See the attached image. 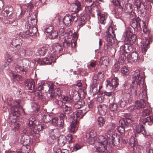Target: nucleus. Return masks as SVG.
<instances>
[{
  "mask_svg": "<svg viewBox=\"0 0 153 153\" xmlns=\"http://www.w3.org/2000/svg\"><path fill=\"white\" fill-rule=\"evenodd\" d=\"M63 50V47L58 43L53 44L50 48V51L49 57L43 59L39 58L37 60V63L39 65H51L57 58V53H60Z\"/></svg>",
  "mask_w": 153,
  "mask_h": 153,
  "instance_id": "nucleus-1",
  "label": "nucleus"
},
{
  "mask_svg": "<svg viewBox=\"0 0 153 153\" xmlns=\"http://www.w3.org/2000/svg\"><path fill=\"white\" fill-rule=\"evenodd\" d=\"M127 97L124 96L123 97L119 102V104L120 107L123 108L125 107L127 102L126 100Z\"/></svg>",
  "mask_w": 153,
  "mask_h": 153,
  "instance_id": "nucleus-37",
  "label": "nucleus"
},
{
  "mask_svg": "<svg viewBox=\"0 0 153 153\" xmlns=\"http://www.w3.org/2000/svg\"><path fill=\"white\" fill-rule=\"evenodd\" d=\"M61 91L59 89H56L51 92L48 93L47 95L50 98H59L61 95Z\"/></svg>",
  "mask_w": 153,
  "mask_h": 153,
  "instance_id": "nucleus-14",
  "label": "nucleus"
},
{
  "mask_svg": "<svg viewBox=\"0 0 153 153\" xmlns=\"http://www.w3.org/2000/svg\"><path fill=\"white\" fill-rule=\"evenodd\" d=\"M121 72L123 76H125L128 75L129 71L126 67V66H123L121 68Z\"/></svg>",
  "mask_w": 153,
  "mask_h": 153,
  "instance_id": "nucleus-45",
  "label": "nucleus"
},
{
  "mask_svg": "<svg viewBox=\"0 0 153 153\" xmlns=\"http://www.w3.org/2000/svg\"><path fill=\"white\" fill-rule=\"evenodd\" d=\"M137 144V142L134 137H131L129 140V145L132 147H135Z\"/></svg>",
  "mask_w": 153,
  "mask_h": 153,
  "instance_id": "nucleus-41",
  "label": "nucleus"
},
{
  "mask_svg": "<svg viewBox=\"0 0 153 153\" xmlns=\"http://www.w3.org/2000/svg\"><path fill=\"white\" fill-rule=\"evenodd\" d=\"M78 19V15L76 13H72L71 15L67 14L63 19V22L66 26H69L72 25L73 21L76 22Z\"/></svg>",
  "mask_w": 153,
  "mask_h": 153,
  "instance_id": "nucleus-3",
  "label": "nucleus"
},
{
  "mask_svg": "<svg viewBox=\"0 0 153 153\" xmlns=\"http://www.w3.org/2000/svg\"><path fill=\"white\" fill-rule=\"evenodd\" d=\"M72 105H68L67 104L64 105L62 108L63 111L68 116L71 115L73 113V110L72 108Z\"/></svg>",
  "mask_w": 153,
  "mask_h": 153,
  "instance_id": "nucleus-24",
  "label": "nucleus"
},
{
  "mask_svg": "<svg viewBox=\"0 0 153 153\" xmlns=\"http://www.w3.org/2000/svg\"><path fill=\"white\" fill-rule=\"evenodd\" d=\"M100 63L102 65H107L108 64V58L106 56L102 57L100 59Z\"/></svg>",
  "mask_w": 153,
  "mask_h": 153,
  "instance_id": "nucleus-44",
  "label": "nucleus"
},
{
  "mask_svg": "<svg viewBox=\"0 0 153 153\" xmlns=\"http://www.w3.org/2000/svg\"><path fill=\"white\" fill-rule=\"evenodd\" d=\"M71 11L74 13H76V14H77V13L81 10L79 9V7H78L76 5H74L71 6Z\"/></svg>",
  "mask_w": 153,
  "mask_h": 153,
  "instance_id": "nucleus-56",
  "label": "nucleus"
},
{
  "mask_svg": "<svg viewBox=\"0 0 153 153\" xmlns=\"http://www.w3.org/2000/svg\"><path fill=\"white\" fill-rule=\"evenodd\" d=\"M119 126L117 127V130L119 132L122 134L124 133L125 132V128H126L129 126V125H122L120 123V121L119 122Z\"/></svg>",
  "mask_w": 153,
  "mask_h": 153,
  "instance_id": "nucleus-33",
  "label": "nucleus"
},
{
  "mask_svg": "<svg viewBox=\"0 0 153 153\" xmlns=\"http://www.w3.org/2000/svg\"><path fill=\"white\" fill-rule=\"evenodd\" d=\"M96 136V133L94 130H91L89 133L86 134V137H92L94 138Z\"/></svg>",
  "mask_w": 153,
  "mask_h": 153,
  "instance_id": "nucleus-53",
  "label": "nucleus"
},
{
  "mask_svg": "<svg viewBox=\"0 0 153 153\" xmlns=\"http://www.w3.org/2000/svg\"><path fill=\"white\" fill-rule=\"evenodd\" d=\"M121 51H123L126 53H130L133 51L132 45H130L129 43H127L125 42V43L123 45H122L120 47Z\"/></svg>",
  "mask_w": 153,
  "mask_h": 153,
  "instance_id": "nucleus-19",
  "label": "nucleus"
},
{
  "mask_svg": "<svg viewBox=\"0 0 153 153\" xmlns=\"http://www.w3.org/2000/svg\"><path fill=\"white\" fill-rule=\"evenodd\" d=\"M58 33L57 30H53L49 35V38L51 39L56 38L58 36Z\"/></svg>",
  "mask_w": 153,
  "mask_h": 153,
  "instance_id": "nucleus-40",
  "label": "nucleus"
},
{
  "mask_svg": "<svg viewBox=\"0 0 153 153\" xmlns=\"http://www.w3.org/2000/svg\"><path fill=\"white\" fill-rule=\"evenodd\" d=\"M126 53H123L120 55L119 56L118 61L119 62L123 64L124 62L126 59H127Z\"/></svg>",
  "mask_w": 153,
  "mask_h": 153,
  "instance_id": "nucleus-38",
  "label": "nucleus"
},
{
  "mask_svg": "<svg viewBox=\"0 0 153 153\" xmlns=\"http://www.w3.org/2000/svg\"><path fill=\"white\" fill-rule=\"evenodd\" d=\"M105 123V120L103 117H98L97 119V123L99 127H102L104 126Z\"/></svg>",
  "mask_w": 153,
  "mask_h": 153,
  "instance_id": "nucleus-36",
  "label": "nucleus"
},
{
  "mask_svg": "<svg viewBox=\"0 0 153 153\" xmlns=\"http://www.w3.org/2000/svg\"><path fill=\"white\" fill-rule=\"evenodd\" d=\"M123 0H113L112 2L114 5L119 6V8L121 9V11L122 10L123 8L121 6L122 2H123Z\"/></svg>",
  "mask_w": 153,
  "mask_h": 153,
  "instance_id": "nucleus-43",
  "label": "nucleus"
},
{
  "mask_svg": "<svg viewBox=\"0 0 153 153\" xmlns=\"http://www.w3.org/2000/svg\"><path fill=\"white\" fill-rule=\"evenodd\" d=\"M59 40L62 41L63 39L65 38V36L66 35V33L65 31L64 28H61L59 29Z\"/></svg>",
  "mask_w": 153,
  "mask_h": 153,
  "instance_id": "nucleus-32",
  "label": "nucleus"
},
{
  "mask_svg": "<svg viewBox=\"0 0 153 153\" xmlns=\"http://www.w3.org/2000/svg\"><path fill=\"white\" fill-rule=\"evenodd\" d=\"M97 12L98 17L100 23L104 25L106 23V20L107 17V14L101 13L100 10H97Z\"/></svg>",
  "mask_w": 153,
  "mask_h": 153,
  "instance_id": "nucleus-15",
  "label": "nucleus"
},
{
  "mask_svg": "<svg viewBox=\"0 0 153 153\" xmlns=\"http://www.w3.org/2000/svg\"><path fill=\"white\" fill-rule=\"evenodd\" d=\"M18 51L19 53H18V54L20 55H25L26 54L28 55L31 56L33 53V51L29 50L28 48H26L25 49H24L23 48H20V51Z\"/></svg>",
  "mask_w": 153,
  "mask_h": 153,
  "instance_id": "nucleus-31",
  "label": "nucleus"
},
{
  "mask_svg": "<svg viewBox=\"0 0 153 153\" xmlns=\"http://www.w3.org/2000/svg\"><path fill=\"white\" fill-rule=\"evenodd\" d=\"M133 129L134 132L137 133H141L146 137L149 135V134L147 132L143 125H135Z\"/></svg>",
  "mask_w": 153,
  "mask_h": 153,
  "instance_id": "nucleus-8",
  "label": "nucleus"
},
{
  "mask_svg": "<svg viewBox=\"0 0 153 153\" xmlns=\"http://www.w3.org/2000/svg\"><path fill=\"white\" fill-rule=\"evenodd\" d=\"M11 111L12 115L16 117H19L20 114V112L19 109L15 108L14 106H12L11 108Z\"/></svg>",
  "mask_w": 153,
  "mask_h": 153,
  "instance_id": "nucleus-34",
  "label": "nucleus"
},
{
  "mask_svg": "<svg viewBox=\"0 0 153 153\" xmlns=\"http://www.w3.org/2000/svg\"><path fill=\"white\" fill-rule=\"evenodd\" d=\"M134 7L138 10L139 8H141V5L140 0H135L134 3Z\"/></svg>",
  "mask_w": 153,
  "mask_h": 153,
  "instance_id": "nucleus-46",
  "label": "nucleus"
},
{
  "mask_svg": "<svg viewBox=\"0 0 153 153\" xmlns=\"http://www.w3.org/2000/svg\"><path fill=\"white\" fill-rule=\"evenodd\" d=\"M98 139V142L101 145L111 146V147H112V146L115 145V144H110L108 139H106L103 136H99Z\"/></svg>",
  "mask_w": 153,
  "mask_h": 153,
  "instance_id": "nucleus-16",
  "label": "nucleus"
},
{
  "mask_svg": "<svg viewBox=\"0 0 153 153\" xmlns=\"http://www.w3.org/2000/svg\"><path fill=\"white\" fill-rule=\"evenodd\" d=\"M12 77L14 79H16L17 81L22 80L23 79L22 76L18 74L14 75L13 74Z\"/></svg>",
  "mask_w": 153,
  "mask_h": 153,
  "instance_id": "nucleus-63",
  "label": "nucleus"
},
{
  "mask_svg": "<svg viewBox=\"0 0 153 153\" xmlns=\"http://www.w3.org/2000/svg\"><path fill=\"white\" fill-rule=\"evenodd\" d=\"M15 69L17 72L24 75L26 74L27 71V67L23 65H16L15 67Z\"/></svg>",
  "mask_w": 153,
  "mask_h": 153,
  "instance_id": "nucleus-21",
  "label": "nucleus"
},
{
  "mask_svg": "<svg viewBox=\"0 0 153 153\" xmlns=\"http://www.w3.org/2000/svg\"><path fill=\"white\" fill-rule=\"evenodd\" d=\"M59 134V131L57 129L52 130L50 134V135L53 137H55V138L58 137Z\"/></svg>",
  "mask_w": 153,
  "mask_h": 153,
  "instance_id": "nucleus-42",
  "label": "nucleus"
},
{
  "mask_svg": "<svg viewBox=\"0 0 153 153\" xmlns=\"http://www.w3.org/2000/svg\"><path fill=\"white\" fill-rule=\"evenodd\" d=\"M83 104L82 101L79 100L74 105V107L75 109H79L83 105Z\"/></svg>",
  "mask_w": 153,
  "mask_h": 153,
  "instance_id": "nucleus-49",
  "label": "nucleus"
},
{
  "mask_svg": "<svg viewBox=\"0 0 153 153\" xmlns=\"http://www.w3.org/2000/svg\"><path fill=\"white\" fill-rule=\"evenodd\" d=\"M52 117L49 114H45L43 115V118L45 122L48 123L51 121Z\"/></svg>",
  "mask_w": 153,
  "mask_h": 153,
  "instance_id": "nucleus-48",
  "label": "nucleus"
},
{
  "mask_svg": "<svg viewBox=\"0 0 153 153\" xmlns=\"http://www.w3.org/2000/svg\"><path fill=\"white\" fill-rule=\"evenodd\" d=\"M55 103L57 105H58V108H62L64 105L63 102L62 101L60 100H57L56 101Z\"/></svg>",
  "mask_w": 153,
  "mask_h": 153,
  "instance_id": "nucleus-64",
  "label": "nucleus"
},
{
  "mask_svg": "<svg viewBox=\"0 0 153 153\" xmlns=\"http://www.w3.org/2000/svg\"><path fill=\"white\" fill-rule=\"evenodd\" d=\"M45 128L44 127L42 126L41 125L39 124L35 125L33 128V131L34 133H36V130L39 131L42 130L43 128Z\"/></svg>",
  "mask_w": 153,
  "mask_h": 153,
  "instance_id": "nucleus-50",
  "label": "nucleus"
},
{
  "mask_svg": "<svg viewBox=\"0 0 153 153\" xmlns=\"http://www.w3.org/2000/svg\"><path fill=\"white\" fill-rule=\"evenodd\" d=\"M142 79H143V77L142 76H140L139 73L136 75H134L133 76L132 83L134 84L136 82L137 85H139L141 83Z\"/></svg>",
  "mask_w": 153,
  "mask_h": 153,
  "instance_id": "nucleus-25",
  "label": "nucleus"
},
{
  "mask_svg": "<svg viewBox=\"0 0 153 153\" xmlns=\"http://www.w3.org/2000/svg\"><path fill=\"white\" fill-rule=\"evenodd\" d=\"M87 111L84 110H78L76 111V112H73L69 116L71 120L74 121V123L77 122H79V120L82 118L86 113Z\"/></svg>",
  "mask_w": 153,
  "mask_h": 153,
  "instance_id": "nucleus-4",
  "label": "nucleus"
},
{
  "mask_svg": "<svg viewBox=\"0 0 153 153\" xmlns=\"http://www.w3.org/2000/svg\"><path fill=\"white\" fill-rule=\"evenodd\" d=\"M125 118L121 119L120 120V123L122 125H129L132 123V121L131 119L132 117L129 114H125Z\"/></svg>",
  "mask_w": 153,
  "mask_h": 153,
  "instance_id": "nucleus-11",
  "label": "nucleus"
},
{
  "mask_svg": "<svg viewBox=\"0 0 153 153\" xmlns=\"http://www.w3.org/2000/svg\"><path fill=\"white\" fill-rule=\"evenodd\" d=\"M140 21L142 22L143 24L142 27L144 34L142 32H140L138 35L140 38L143 40L141 42H142V45H141L142 52L143 54H145L147 49L150 47V42L152 41V37L150 36H149V38L145 37V35L147 34L149 36L151 31L148 28L145 22L143 21Z\"/></svg>",
  "mask_w": 153,
  "mask_h": 153,
  "instance_id": "nucleus-2",
  "label": "nucleus"
},
{
  "mask_svg": "<svg viewBox=\"0 0 153 153\" xmlns=\"http://www.w3.org/2000/svg\"><path fill=\"white\" fill-rule=\"evenodd\" d=\"M112 43L107 42L104 45V49L108 51L110 50L112 47Z\"/></svg>",
  "mask_w": 153,
  "mask_h": 153,
  "instance_id": "nucleus-52",
  "label": "nucleus"
},
{
  "mask_svg": "<svg viewBox=\"0 0 153 153\" xmlns=\"http://www.w3.org/2000/svg\"><path fill=\"white\" fill-rule=\"evenodd\" d=\"M66 138L67 143L68 142V143H71L74 141V138L71 134H68Z\"/></svg>",
  "mask_w": 153,
  "mask_h": 153,
  "instance_id": "nucleus-60",
  "label": "nucleus"
},
{
  "mask_svg": "<svg viewBox=\"0 0 153 153\" xmlns=\"http://www.w3.org/2000/svg\"><path fill=\"white\" fill-rule=\"evenodd\" d=\"M109 108L111 111H116L117 109V106L116 103H112L109 105Z\"/></svg>",
  "mask_w": 153,
  "mask_h": 153,
  "instance_id": "nucleus-55",
  "label": "nucleus"
},
{
  "mask_svg": "<svg viewBox=\"0 0 153 153\" xmlns=\"http://www.w3.org/2000/svg\"><path fill=\"white\" fill-rule=\"evenodd\" d=\"M105 95L111 98V100H114V91H111L109 92H105Z\"/></svg>",
  "mask_w": 153,
  "mask_h": 153,
  "instance_id": "nucleus-54",
  "label": "nucleus"
},
{
  "mask_svg": "<svg viewBox=\"0 0 153 153\" xmlns=\"http://www.w3.org/2000/svg\"><path fill=\"white\" fill-rule=\"evenodd\" d=\"M58 143L60 146H63L67 143L66 137L64 135L59 136L58 140Z\"/></svg>",
  "mask_w": 153,
  "mask_h": 153,
  "instance_id": "nucleus-30",
  "label": "nucleus"
},
{
  "mask_svg": "<svg viewBox=\"0 0 153 153\" xmlns=\"http://www.w3.org/2000/svg\"><path fill=\"white\" fill-rule=\"evenodd\" d=\"M9 122L10 123V124L11 125L14 126L15 131L17 130L19 128L20 126V125L17 122H16L15 120H13V122H12L11 120H10Z\"/></svg>",
  "mask_w": 153,
  "mask_h": 153,
  "instance_id": "nucleus-47",
  "label": "nucleus"
},
{
  "mask_svg": "<svg viewBox=\"0 0 153 153\" xmlns=\"http://www.w3.org/2000/svg\"><path fill=\"white\" fill-rule=\"evenodd\" d=\"M63 100L65 102L64 105L67 104L68 105H72L74 104V100L70 96H62Z\"/></svg>",
  "mask_w": 153,
  "mask_h": 153,
  "instance_id": "nucleus-26",
  "label": "nucleus"
},
{
  "mask_svg": "<svg viewBox=\"0 0 153 153\" xmlns=\"http://www.w3.org/2000/svg\"><path fill=\"white\" fill-rule=\"evenodd\" d=\"M72 123L70 124V131L71 132H74L75 130L76 125V124L79 122H77L74 123V121L71 120Z\"/></svg>",
  "mask_w": 153,
  "mask_h": 153,
  "instance_id": "nucleus-59",
  "label": "nucleus"
},
{
  "mask_svg": "<svg viewBox=\"0 0 153 153\" xmlns=\"http://www.w3.org/2000/svg\"><path fill=\"white\" fill-rule=\"evenodd\" d=\"M14 42H13L12 45L13 47L14 50L15 52H18L19 53L18 51H20V48H21L22 44V41L21 39L19 38L16 39L14 40Z\"/></svg>",
  "mask_w": 153,
  "mask_h": 153,
  "instance_id": "nucleus-13",
  "label": "nucleus"
},
{
  "mask_svg": "<svg viewBox=\"0 0 153 153\" xmlns=\"http://www.w3.org/2000/svg\"><path fill=\"white\" fill-rule=\"evenodd\" d=\"M130 32L129 31L126 32L125 34L126 37L125 39V41L126 43L132 45L135 42L137 39V36L135 34H131L130 35Z\"/></svg>",
  "mask_w": 153,
  "mask_h": 153,
  "instance_id": "nucleus-10",
  "label": "nucleus"
},
{
  "mask_svg": "<svg viewBox=\"0 0 153 153\" xmlns=\"http://www.w3.org/2000/svg\"><path fill=\"white\" fill-rule=\"evenodd\" d=\"M130 18L131 19H133L131 24V26L134 29V30H137L138 31H140L141 28L140 26V24L142 23V22H141V20L139 18H137V19H134L135 18V16H132V14L130 15Z\"/></svg>",
  "mask_w": 153,
  "mask_h": 153,
  "instance_id": "nucleus-5",
  "label": "nucleus"
},
{
  "mask_svg": "<svg viewBox=\"0 0 153 153\" xmlns=\"http://www.w3.org/2000/svg\"><path fill=\"white\" fill-rule=\"evenodd\" d=\"M25 85L27 89L30 90L31 92L36 91L34 81L32 79H27L25 81Z\"/></svg>",
  "mask_w": 153,
  "mask_h": 153,
  "instance_id": "nucleus-9",
  "label": "nucleus"
},
{
  "mask_svg": "<svg viewBox=\"0 0 153 153\" xmlns=\"http://www.w3.org/2000/svg\"><path fill=\"white\" fill-rule=\"evenodd\" d=\"M106 136L110 144H117L116 141L117 140L118 143H120V139L117 137L114 134H112L111 133V130L110 129L108 131L107 133H106Z\"/></svg>",
  "mask_w": 153,
  "mask_h": 153,
  "instance_id": "nucleus-6",
  "label": "nucleus"
},
{
  "mask_svg": "<svg viewBox=\"0 0 153 153\" xmlns=\"http://www.w3.org/2000/svg\"><path fill=\"white\" fill-rule=\"evenodd\" d=\"M56 139L55 137H53L50 135L47 139V142L49 144H53L55 141Z\"/></svg>",
  "mask_w": 153,
  "mask_h": 153,
  "instance_id": "nucleus-61",
  "label": "nucleus"
},
{
  "mask_svg": "<svg viewBox=\"0 0 153 153\" xmlns=\"http://www.w3.org/2000/svg\"><path fill=\"white\" fill-rule=\"evenodd\" d=\"M52 125L55 126L58 125V119L57 117H52L51 120Z\"/></svg>",
  "mask_w": 153,
  "mask_h": 153,
  "instance_id": "nucleus-62",
  "label": "nucleus"
},
{
  "mask_svg": "<svg viewBox=\"0 0 153 153\" xmlns=\"http://www.w3.org/2000/svg\"><path fill=\"white\" fill-rule=\"evenodd\" d=\"M107 82H108L107 86L108 87L109 86L111 89L116 88L119 84L118 79L117 77L113 78L111 79V81L108 82V81H107Z\"/></svg>",
  "mask_w": 153,
  "mask_h": 153,
  "instance_id": "nucleus-18",
  "label": "nucleus"
},
{
  "mask_svg": "<svg viewBox=\"0 0 153 153\" xmlns=\"http://www.w3.org/2000/svg\"><path fill=\"white\" fill-rule=\"evenodd\" d=\"M98 111L100 114L102 115H105L107 111V108L106 105L100 104L97 107Z\"/></svg>",
  "mask_w": 153,
  "mask_h": 153,
  "instance_id": "nucleus-27",
  "label": "nucleus"
},
{
  "mask_svg": "<svg viewBox=\"0 0 153 153\" xmlns=\"http://www.w3.org/2000/svg\"><path fill=\"white\" fill-rule=\"evenodd\" d=\"M33 29L35 30L34 31L32 30V32H31L30 30H28L26 31L21 32L20 34V36L23 38H27L33 36L36 33L37 31V28L36 27H34Z\"/></svg>",
  "mask_w": 153,
  "mask_h": 153,
  "instance_id": "nucleus-17",
  "label": "nucleus"
},
{
  "mask_svg": "<svg viewBox=\"0 0 153 153\" xmlns=\"http://www.w3.org/2000/svg\"><path fill=\"white\" fill-rule=\"evenodd\" d=\"M47 50L46 48L42 47L40 48L38 51V53L41 56L44 55L47 52Z\"/></svg>",
  "mask_w": 153,
  "mask_h": 153,
  "instance_id": "nucleus-58",
  "label": "nucleus"
},
{
  "mask_svg": "<svg viewBox=\"0 0 153 153\" xmlns=\"http://www.w3.org/2000/svg\"><path fill=\"white\" fill-rule=\"evenodd\" d=\"M112 34L110 33L109 31L107 32L105 36L106 40L108 42L114 43L115 41V36L114 33V32L112 31Z\"/></svg>",
  "mask_w": 153,
  "mask_h": 153,
  "instance_id": "nucleus-20",
  "label": "nucleus"
},
{
  "mask_svg": "<svg viewBox=\"0 0 153 153\" xmlns=\"http://www.w3.org/2000/svg\"><path fill=\"white\" fill-rule=\"evenodd\" d=\"M63 45L66 48H68L70 46L71 44V47L72 48L75 47L76 45V42L74 40L73 41L72 40L71 42L69 41L66 40L65 38L63 39Z\"/></svg>",
  "mask_w": 153,
  "mask_h": 153,
  "instance_id": "nucleus-23",
  "label": "nucleus"
},
{
  "mask_svg": "<svg viewBox=\"0 0 153 153\" xmlns=\"http://www.w3.org/2000/svg\"><path fill=\"white\" fill-rule=\"evenodd\" d=\"M138 55L136 52H133L131 54H127V60L129 61L136 62L138 59Z\"/></svg>",
  "mask_w": 153,
  "mask_h": 153,
  "instance_id": "nucleus-22",
  "label": "nucleus"
},
{
  "mask_svg": "<svg viewBox=\"0 0 153 153\" xmlns=\"http://www.w3.org/2000/svg\"><path fill=\"white\" fill-rule=\"evenodd\" d=\"M99 145V146L96 148V152L99 153L103 152L106 149L108 150L111 147V146L101 145L100 144Z\"/></svg>",
  "mask_w": 153,
  "mask_h": 153,
  "instance_id": "nucleus-29",
  "label": "nucleus"
},
{
  "mask_svg": "<svg viewBox=\"0 0 153 153\" xmlns=\"http://www.w3.org/2000/svg\"><path fill=\"white\" fill-rule=\"evenodd\" d=\"M53 30V27L50 25H47L46 27L44 28V30L45 32L49 34H50Z\"/></svg>",
  "mask_w": 153,
  "mask_h": 153,
  "instance_id": "nucleus-51",
  "label": "nucleus"
},
{
  "mask_svg": "<svg viewBox=\"0 0 153 153\" xmlns=\"http://www.w3.org/2000/svg\"><path fill=\"white\" fill-rule=\"evenodd\" d=\"M130 89L131 94H133L136 95L139 93V91L138 90V88L136 86L133 85L130 87Z\"/></svg>",
  "mask_w": 153,
  "mask_h": 153,
  "instance_id": "nucleus-39",
  "label": "nucleus"
},
{
  "mask_svg": "<svg viewBox=\"0 0 153 153\" xmlns=\"http://www.w3.org/2000/svg\"><path fill=\"white\" fill-rule=\"evenodd\" d=\"M94 3V1H93V0H85V4L86 5L85 10L88 13L92 14V7H94L95 5Z\"/></svg>",
  "mask_w": 153,
  "mask_h": 153,
  "instance_id": "nucleus-12",
  "label": "nucleus"
},
{
  "mask_svg": "<svg viewBox=\"0 0 153 153\" xmlns=\"http://www.w3.org/2000/svg\"><path fill=\"white\" fill-rule=\"evenodd\" d=\"M37 17L36 14L32 15L28 18V21L25 25V27L27 29L35 26L37 23Z\"/></svg>",
  "mask_w": 153,
  "mask_h": 153,
  "instance_id": "nucleus-7",
  "label": "nucleus"
},
{
  "mask_svg": "<svg viewBox=\"0 0 153 153\" xmlns=\"http://www.w3.org/2000/svg\"><path fill=\"white\" fill-rule=\"evenodd\" d=\"M42 92L46 93L48 92L50 89H53V85L50 86L48 84H43Z\"/></svg>",
  "mask_w": 153,
  "mask_h": 153,
  "instance_id": "nucleus-35",
  "label": "nucleus"
},
{
  "mask_svg": "<svg viewBox=\"0 0 153 153\" xmlns=\"http://www.w3.org/2000/svg\"><path fill=\"white\" fill-rule=\"evenodd\" d=\"M30 147L27 145L23 146L22 149V151L23 153H28L30 152Z\"/></svg>",
  "mask_w": 153,
  "mask_h": 153,
  "instance_id": "nucleus-57",
  "label": "nucleus"
},
{
  "mask_svg": "<svg viewBox=\"0 0 153 153\" xmlns=\"http://www.w3.org/2000/svg\"><path fill=\"white\" fill-rule=\"evenodd\" d=\"M80 17L78 21V26L79 28H80L85 24L86 19V14L85 13L81 14L80 15Z\"/></svg>",
  "mask_w": 153,
  "mask_h": 153,
  "instance_id": "nucleus-28",
  "label": "nucleus"
}]
</instances>
